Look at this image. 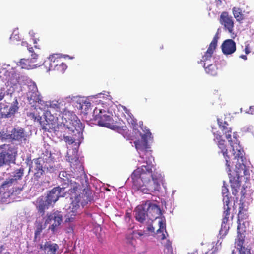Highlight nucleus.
<instances>
[{
    "label": "nucleus",
    "instance_id": "nucleus-47",
    "mask_svg": "<svg viewBox=\"0 0 254 254\" xmlns=\"http://www.w3.org/2000/svg\"><path fill=\"white\" fill-rule=\"evenodd\" d=\"M6 164V162L1 154L0 153V166H2L3 164Z\"/></svg>",
    "mask_w": 254,
    "mask_h": 254
},
{
    "label": "nucleus",
    "instance_id": "nucleus-13",
    "mask_svg": "<svg viewBox=\"0 0 254 254\" xmlns=\"http://www.w3.org/2000/svg\"><path fill=\"white\" fill-rule=\"evenodd\" d=\"M144 208L146 209L147 217L152 221L158 218L161 214L159 206L150 201L144 203Z\"/></svg>",
    "mask_w": 254,
    "mask_h": 254
},
{
    "label": "nucleus",
    "instance_id": "nucleus-20",
    "mask_svg": "<svg viewBox=\"0 0 254 254\" xmlns=\"http://www.w3.org/2000/svg\"><path fill=\"white\" fill-rule=\"evenodd\" d=\"M18 104L17 99L15 97L14 101L10 107L8 106L3 107L1 111L2 116L4 118H9L14 115L18 109Z\"/></svg>",
    "mask_w": 254,
    "mask_h": 254
},
{
    "label": "nucleus",
    "instance_id": "nucleus-54",
    "mask_svg": "<svg viewBox=\"0 0 254 254\" xmlns=\"http://www.w3.org/2000/svg\"><path fill=\"white\" fill-rule=\"evenodd\" d=\"M218 249L217 247H215L213 251L211 252V254H216L217 252H218Z\"/></svg>",
    "mask_w": 254,
    "mask_h": 254
},
{
    "label": "nucleus",
    "instance_id": "nucleus-53",
    "mask_svg": "<svg viewBox=\"0 0 254 254\" xmlns=\"http://www.w3.org/2000/svg\"><path fill=\"white\" fill-rule=\"evenodd\" d=\"M27 49L29 51V52L33 53L34 52V50L33 47H31L30 45L29 46V47H27Z\"/></svg>",
    "mask_w": 254,
    "mask_h": 254
},
{
    "label": "nucleus",
    "instance_id": "nucleus-35",
    "mask_svg": "<svg viewBox=\"0 0 254 254\" xmlns=\"http://www.w3.org/2000/svg\"><path fill=\"white\" fill-rule=\"evenodd\" d=\"M28 100L32 103L39 102L40 99L38 92H27ZM32 103V102H31Z\"/></svg>",
    "mask_w": 254,
    "mask_h": 254
},
{
    "label": "nucleus",
    "instance_id": "nucleus-50",
    "mask_svg": "<svg viewBox=\"0 0 254 254\" xmlns=\"http://www.w3.org/2000/svg\"><path fill=\"white\" fill-rule=\"evenodd\" d=\"M38 57V55L36 54L35 53L33 52V53H31V59L32 61H34V63L35 62L36 60L37 59Z\"/></svg>",
    "mask_w": 254,
    "mask_h": 254
},
{
    "label": "nucleus",
    "instance_id": "nucleus-45",
    "mask_svg": "<svg viewBox=\"0 0 254 254\" xmlns=\"http://www.w3.org/2000/svg\"><path fill=\"white\" fill-rule=\"evenodd\" d=\"M125 129H124V132L125 133V134H123L125 138H126L127 139H128V140H132V139L131 138L132 136H130L129 135L127 136V134L128 133V130L127 129V128L125 127Z\"/></svg>",
    "mask_w": 254,
    "mask_h": 254
},
{
    "label": "nucleus",
    "instance_id": "nucleus-62",
    "mask_svg": "<svg viewBox=\"0 0 254 254\" xmlns=\"http://www.w3.org/2000/svg\"><path fill=\"white\" fill-rule=\"evenodd\" d=\"M36 43H37V42H36V40H34V43L35 44H36Z\"/></svg>",
    "mask_w": 254,
    "mask_h": 254
},
{
    "label": "nucleus",
    "instance_id": "nucleus-12",
    "mask_svg": "<svg viewBox=\"0 0 254 254\" xmlns=\"http://www.w3.org/2000/svg\"><path fill=\"white\" fill-rule=\"evenodd\" d=\"M27 135L23 128L18 127L12 129L10 134L6 135V138L16 141L19 142H25L27 140Z\"/></svg>",
    "mask_w": 254,
    "mask_h": 254
},
{
    "label": "nucleus",
    "instance_id": "nucleus-57",
    "mask_svg": "<svg viewBox=\"0 0 254 254\" xmlns=\"http://www.w3.org/2000/svg\"><path fill=\"white\" fill-rule=\"evenodd\" d=\"M240 58L244 59V60H246L247 59V56L245 55H241L240 56Z\"/></svg>",
    "mask_w": 254,
    "mask_h": 254
},
{
    "label": "nucleus",
    "instance_id": "nucleus-41",
    "mask_svg": "<svg viewBox=\"0 0 254 254\" xmlns=\"http://www.w3.org/2000/svg\"><path fill=\"white\" fill-rule=\"evenodd\" d=\"M27 115L30 119L33 120L34 122H38L39 121H40V120H42L41 117L34 112H29L27 114Z\"/></svg>",
    "mask_w": 254,
    "mask_h": 254
},
{
    "label": "nucleus",
    "instance_id": "nucleus-59",
    "mask_svg": "<svg viewBox=\"0 0 254 254\" xmlns=\"http://www.w3.org/2000/svg\"><path fill=\"white\" fill-rule=\"evenodd\" d=\"M138 235L141 236L143 235V233L142 232H138Z\"/></svg>",
    "mask_w": 254,
    "mask_h": 254
},
{
    "label": "nucleus",
    "instance_id": "nucleus-51",
    "mask_svg": "<svg viewBox=\"0 0 254 254\" xmlns=\"http://www.w3.org/2000/svg\"><path fill=\"white\" fill-rule=\"evenodd\" d=\"M147 230L149 232H154L155 229H154V227L152 226V225H149L147 227Z\"/></svg>",
    "mask_w": 254,
    "mask_h": 254
},
{
    "label": "nucleus",
    "instance_id": "nucleus-17",
    "mask_svg": "<svg viewBox=\"0 0 254 254\" xmlns=\"http://www.w3.org/2000/svg\"><path fill=\"white\" fill-rule=\"evenodd\" d=\"M66 193L67 191L62 189L61 187H56L49 191L46 199L51 204L55 203L60 197H65Z\"/></svg>",
    "mask_w": 254,
    "mask_h": 254
},
{
    "label": "nucleus",
    "instance_id": "nucleus-56",
    "mask_svg": "<svg viewBox=\"0 0 254 254\" xmlns=\"http://www.w3.org/2000/svg\"><path fill=\"white\" fill-rule=\"evenodd\" d=\"M245 51L246 54H248L250 53V51L249 50V48L248 47V46H246L245 48Z\"/></svg>",
    "mask_w": 254,
    "mask_h": 254
},
{
    "label": "nucleus",
    "instance_id": "nucleus-42",
    "mask_svg": "<svg viewBox=\"0 0 254 254\" xmlns=\"http://www.w3.org/2000/svg\"><path fill=\"white\" fill-rule=\"evenodd\" d=\"M165 249L167 250V253L168 254H172L173 253V248L172 246V242L170 240H167L166 243L164 244Z\"/></svg>",
    "mask_w": 254,
    "mask_h": 254
},
{
    "label": "nucleus",
    "instance_id": "nucleus-8",
    "mask_svg": "<svg viewBox=\"0 0 254 254\" xmlns=\"http://www.w3.org/2000/svg\"><path fill=\"white\" fill-rule=\"evenodd\" d=\"M66 123L68 128L73 133H75V136H81L84 127L75 114H71L70 118L66 121Z\"/></svg>",
    "mask_w": 254,
    "mask_h": 254
},
{
    "label": "nucleus",
    "instance_id": "nucleus-34",
    "mask_svg": "<svg viewBox=\"0 0 254 254\" xmlns=\"http://www.w3.org/2000/svg\"><path fill=\"white\" fill-rule=\"evenodd\" d=\"M159 228L157 230V233L159 234L160 233H161L162 234L161 235V239L164 240L165 239H166V237L165 236V234L163 233V231L164 230L165 233L167 234V235H168L166 231V225L165 221H164L163 220L159 221Z\"/></svg>",
    "mask_w": 254,
    "mask_h": 254
},
{
    "label": "nucleus",
    "instance_id": "nucleus-24",
    "mask_svg": "<svg viewBox=\"0 0 254 254\" xmlns=\"http://www.w3.org/2000/svg\"><path fill=\"white\" fill-rule=\"evenodd\" d=\"M146 217H147L146 209H145L144 203H143L137 207L135 210V218L138 221L143 223Z\"/></svg>",
    "mask_w": 254,
    "mask_h": 254
},
{
    "label": "nucleus",
    "instance_id": "nucleus-16",
    "mask_svg": "<svg viewBox=\"0 0 254 254\" xmlns=\"http://www.w3.org/2000/svg\"><path fill=\"white\" fill-rule=\"evenodd\" d=\"M72 175L68 173L67 171H61L60 172L58 176V181L60 183L61 188L62 189L64 190L67 188L72 189V184L76 183L75 181H72L71 178Z\"/></svg>",
    "mask_w": 254,
    "mask_h": 254
},
{
    "label": "nucleus",
    "instance_id": "nucleus-64",
    "mask_svg": "<svg viewBox=\"0 0 254 254\" xmlns=\"http://www.w3.org/2000/svg\"><path fill=\"white\" fill-rule=\"evenodd\" d=\"M12 36H13V34L11 36V37H10V39H12Z\"/></svg>",
    "mask_w": 254,
    "mask_h": 254
},
{
    "label": "nucleus",
    "instance_id": "nucleus-29",
    "mask_svg": "<svg viewBox=\"0 0 254 254\" xmlns=\"http://www.w3.org/2000/svg\"><path fill=\"white\" fill-rule=\"evenodd\" d=\"M41 157L37 158L35 160V162L36 164L35 172L34 173V177L38 180L44 174V171L43 169V165L41 164Z\"/></svg>",
    "mask_w": 254,
    "mask_h": 254
},
{
    "label": "nucleus",
    "instance_id": "nucleus-48",
    "mask_svg": "<svg viewBox=\"0 0 254 254\" xmlns=\"http://www.w3.org/2000/svg\"><path fill=\"white\" fill-rule=\"evenodd\" d=\"M246 113L249 114H254V106H251L248 111L246 112Z\"/></svg>",
    "mask_w": 254,
    "mask_h": 254
},
{
    "label": "nucleus",
    "instance_id": "nucleus-5",
    "mask_svg": "<svg viewBox=\"0 0 254 254\" xmlns=\"http://www.w3.org/2000/svg\"><path fill=\"white\" fill-rule=\"evenodd\" d=\"M46 106H47V109L44 108L45 111L44 114L46 118L49 119L50 121H53V123H55L58 119L57 114L54 113L52 114V113L54 111L61 112V110H63L64 109L62 102L60 100H53L46 102Z\"/></svg>",
    "mask_w": 254,
    "mask_h": 254
},
{
    "label": "nucleus",
    "instance_id": "nucleus-1",
    "mask_svg": "<svg viewBox=\"0 0 254 254\" xmlns=\"http://www.w3.org/2000/svg\"><path fill=\"white\" fill-rule=\"evenodd\" d=\"M146 165H142L135 170L131 175L132 189L135 190L150 194L159 191L161 175L153 172V165L150 159L145 161Z\"/></svg>",
    "mask_w": 254,
    "mask_h": 254
},
{
    "label": "nucleus",
    "instance_id": "nucleus-28",
    "mask_svg": "<svg viewBox=\"0 0 254 254\" xmlns=\"http://www.w3.org/2000/svg\"><path fill=\"white\" fill-rule=\"evenodd\" d=\"M203 66L207 74L211 76H216L218 74V68L215 64H209L205 63Z\"/></svg>",
    "mask_w": 254,
    "mask_h": 254
},
{
    "label": "nucleus",
    "instance_id": "nucleus-11",
    "mask_svg": "<svg viewBox=\"0 0 254 254\" xmlns=\"http://www.w3.org/2000/svg\"><path fill=\"white\" fill-rule=\"evenodd\" d=\"M230 215V208L229 204L227 205L224 204L223 218L221 224V227L219 231L220 238H223L226 236L229 231L230 227L228 224L229 219Z\"/></svg>",
    "mask_w": 254,
    "mask_h": 254
},
{
    "label": "nucleus",
    "instance_id": "nucleus-23",
    "mask_svg": "<svg viewBox=\"0 0 254 254\" xmlns=\"http://www.w3.org/2000/svg\"><path fill=\"white\" fill-rule=\"evenodd\" d=\"M218 146L219 148L221 149V152L223 154L224 157L226 160V165L228 167V171H230V167L231 166V157L233 156L232 154L231 155H228V152L227 149L226 148V145H225V140H219L218 141Z\"/></svg>",
    "mask_w": 254,
    "mask_h": 254
},
{
    "label": "nucleus",
    "instance_id": "nucleus-43",
    "mask_svg": "<svg viewBox=\"0 0 254 254\" xmlns=\"http://www.w3.org/2000/svg\"><path fill=\"white\" fill-rule=\"evenodd\" d=\"M238 249L239 250V254H251L250 250L244 246L239 248Z\"/></svg>",
    "mask_w": 254,
    "mask_h": 254
},
{
    "label": "nucleus",
    "instance_id": "nucleus-36",
    "mask_svg": "<svg viewBox=\"0 0 254 254\" xmlns=\"http://www.w3.org/2000/svg\"><path fill=\"white\" fill-rule=\"evenodd\" d=\"M233 13L236 20L240 22L244 19V14L242 13V10L240 8L234 7L233 8Z\"/></svg>",
    "mask_w": 254,
    "mask_h": 254
},
{
    "label": "nucleus",
    "instance_id": "nucleus-2",
    "mask_svg": "<svg viewBox=\"0 0 254 254\" xmlns=\"http://www.w3.org/2000/svg\"><path fill=\"white\" fill-rule=\"evenodd\" d=\"M72 189H69L67 193L72 200L69 211L65 215L66 221L71 222L75 216L78 214V210L81 205L83 207L91 202L93 199L92 191L88 188H84L81 192L79 193L80 185L78 183L72 184Z\"/></svg>",
    "mask_w": 254,
    "mask_h": 254
},
{
    "label": "nucleus",
    "instance_id": "nucleus-14",
    "mask_svg": "<svg viewBox=\"0 0 254 254\" xmlns=\"http://www.w3.org/2000/svg\"><path fill=\"white\" fill-rule=\"evenodd\" d=\"M218 124L220 128L221 129L223 132L225 134L226 138L228 139L230 144L232 147V145H234L235 143L239 144L238 140L237 137V134L235 133H233V140L231 138L232 129L229 127L228 124L226 122H222L220 121V119H217Z\"/></svg>",
    "mask_w": 254,
    "mask_h": 254
},
{
    "label": "nucleus",
    "instance_id": "nucleus-4",
    "mask_svg": "<svg viewBox=\"0 0 254 254\" xmlns=\"http://www.w3.org/2000/svg\"><path fill=\"white\" fill-rule=\"evenodd\" d=\"M13 186L6 180L0 185V204L9 203L10 197L14 193H18L22 190V188Z\"/></svg>",
    "mask_w": 254,
    "mask_h": 254
},
{
    "label": "nucleus",
    "instance_id": "nucleus-26",
    "mask_svg": "<svg viewBox=\"0 0 254 254\" xmlns=\"http://www.w3.org/2000/svg\"><path fill=\"white\" fill-rule=\"evenodd\" d=\"M23 173L24 169L21 167L19 169L16 170L14 172L13 175L12 176V178L8 180L7 179L6 181L11 185L14 186L17 184L18 180L22 179V177L23 176Z\"/></svg>",
    "mask_w": 254,
    "mask_h": 254
},
{
    "label": "nucleus",
    "instance_id": "nucleus-39",
    "mask_svg": "<svg viewBox=\"0 0 254 254\" xmlns=\"http://www.w3.org/2000/svg\"><path fill=\"white\" fill-rule=\"evenodd\" d=\"M45 228V227H43L42 223L40 222L37 223L36 225V228L35 231L34 238L35 239L40 236L42 230Z\"/></svg>",
    "mask_w": 254,
    "mask_h": 254
},
{
    "label": "nucleus",
    "instance_id": "nucleus-21",
    "mask_svg": "<svg viewBox=\"0 0 254 254\" xmlns=\"http://www.w3.org/2000/svg\"><path fill=\"white\" fill-rule=\"evenodd\" d=\"M1 153L6 163H10L15 161L16 152L13 148L7 145V148L2 150Z\"/></svg>",
    "mask_w": 254,
    "mask_h": 254
},
{
    "label": "nucleus",
    "instance_id": "nucleus-7",
    "mask_svg": "<svg viewBox=\"0 0 254 254\" xmlns=\"http://www.w3.org/2000/svg\"><path fill=\"white\" fill-rule=\"evenodd\" d=\"M105 113V110L96 107L93 113V119L97 122L99 126L111 128L113 126L112 118Z\"/></svg>",
    "mask_w": 254,
    "mask_h": 254
},
{
    "label": "nucleus",
    "instance_id": "nucleus-3",
    "mask_svg": "<svg viewBox=\"0 0 254 254\" xmlns=\"http://www.w3.org/2000/svg\"><path fill=\"white\" fill-rule=\"evenodd\" d=\"M232 154L234 157L233 159L237 160L235 174H232L231 173V170L230 171H229L227 166V172H228L229 179H230V177H232L239 180L240 177L247 175L248 173V170L246 169V165L244 163L245 160L244 156V152L239 144L236 143L234 145H232Z\"/></svg>",
    "mask_w": 254,
    "mask_h": 254
},
{
    "label": "nucleus",
    "instance_id": "nucleus-10",
    "mask_svg": "<svg viewBox=\"0 0 254 254\" xmlns=\"http://www.w3.org/2000/svg\"><path fill=\"white\" fill-rule=\"evenodd\" d=\"M140 135L142 139L141 140H137L134 142L135 148L137 150L146 152L147 155H149L148 159L146 161H148L149 159H150L152 161V159L154 160V158L151 156V153L146 150L147 148V138L151 137V133L149 130H147L144 134H142L140 133Z\"/></svg>",
    "mask_w": 254,
    "mask_h": 254
},
{
    "label": "nucleus",
    "instance_id": "nucleus-33",
    "mask_svg": "<svg viewBox=\"0 0 254 254\" xmlns=\"http://www.w3.org/2000/svg\"><path fill=\"white\" fill-rule=\"evenodd\" d=\"M240 224L239 223L237 226V238L236 240V244L237 249L243 247L244 243V236L240 231Z\"/></svg>",
    "mask_w": 254,
    "mask_h": 254
},
{
    "label": "nucleus",
    "instance_id": "nucleus-25",
    "mask_svg": "<svg viewBox=\"0 0 254 254\" xmlns=\"http://www.w3.org/2000/svg\"><path fill=\"white\" fill-rule=\"evenodd\" d=\"M40 249L43 250L47 254H56L59 246L57 244L48 241L45 242L43 246L41 245Z\"/></svg>",
    "mask_w": 254,
    "mask_h": 254
},
{
    "label": "nucleus",
    "instance_id": "nucleus-52",
    "mask_svg": "<svg viewBox=\"0 0 254 254\" xmlns=\"http://www.w3.org/2000/svg\"><path fill=\"white\" fill-rule=\"evenodd\" d=\"M45 168H47V170H49V171L52 172L53 171L54 169L53 167V166H50L49 167L48 166H46V165L44 166Z\"/></svg>",
    "mask_w": 254,
    "mask_h": 254
},
{
    "label": "nucleus",
    "instance_id": "nucleus-30",
    "mask_svg": "<svg viewBox=\"0 0 254 254\" xmlns=\"http://www.w3.org/2000/svg\"><path fill=\"white\" fill-rule=\"evenodd\" d=\"M34 63V61L31 59H21L18 64L21 68L25 69H31L35 67V65L32 64Z\"/></svg>",
    "mask_w": 254,
    "mask_h": 254
},
{
    "label": "nucleus",
    "instance_id": "nucleus-55",
    "mask_svg": "<svg viewBox=\"0 0 254 254\" xmlns=\"http://www.w3.org/2000/svg\"><path fill=\"white\" fill-rule=\"evenodd\" d=\"M22 45L26 47H29V46L27 42H22Z\"/></svg>",
    "mask_w": 254,
    "mask_h": 254
},
{
    "label": "nucleus",
    "instance_id": "nucleus-32",
    "mask_svg": "<svg viewBox=\"0 0 254 254\" xmlns=\"http://www.w3.org/2000/svg\"><path fill=\"white\" fill-rule=\"evenodd\" d=\"M67 160L70 163L71 167L73 168L74 170L77 169V167L79 169H83V166L79 160L78 157H75L74 158L68 156Z\"/></svg>",
    "mask_w": 254,
    "mask_h": 254
},
{
    "label": "nucleus",
    "instance_id": "nucleus-49",
    "mask_svg": "<svg viewBox=\"0 0 254 254\" xmlns=\"http://www.w3.org/2000/svg\"><path fill=\"white\" fill-rule=\"evenodd\" d=\"M5 96L4 89H0V101H1Z\"/></svg>",
    "mask_w": 254,
    "mask_h": 254
},
{
    "label": "nucleus",
    "instance_id": "nucleus-46",
    "mask_svg": "<svg viewBox=\"0 0 254 254\" xmlns=\"http://www.w3.org/2000/svg\"><path fill=\"white\" fill-rule=\"evenodd\" d=\"M214 136H215V138L216 139H217L218 141L219 140H222V136L220 134V133H216L215 132H213Z\"/></svg>",
    "mask_w": 254,
    "mask_h": 254
},
{
    "label": "nucleus",
    "instance_id": "nucleus-27",
    "mask_svg": "<svg viewBox=\"0 0 254 254\" xmlns=\"http://www.w3.org/2000/svg\"><path fill=\"white\" fill-rule=\"evenodd\" d=\"M124 111L126 115H125L127 121L130 124H131L134 129L136 130L137 126V121L134 118L133 114L131 113L130 110L127 109L126 107H124Z\"/></svg>",
    "mask_w": 254,
    "mask_h": 254
},
{
    "label": "nucleus",
    "instance_id": "nucleus-15",
    "mask_svg": "<svg viewBox=\"0 0 254 254\" xmlns=\"http://www.w3.org/2000/svg\"><path fill=\"white\" fill-rule=\"evenodd\" d=\"M220 22L224 26L225 30H227L230 34H232L231 37L234 38V21L231 16L229 15L227 12H223L220 17Z\"/></svg>",
    "mask_w": 254,
    "mask_h": 254
},
{
    "label": "nucleus",
    "instance_id": "nucleus-61",
    "mask_svg": "<svg viewBox=\"0 0 254 254\" xmlns=\"http://www.w3.org/2000/svg\"><path fill=\"white\" fill-rule=\"evenodd\" d=\"M34 47H35V48H38V49H39V48L37 47V46L36 45H35Z\"/></svg>",
    "mask_w": 254,
    "mask_h": 254
},
{
    "label": "nucleus",
    "instance_id": "nucleus-60",
    "mask_svg": "<svg viewBox=\"0 0 254 254\" xmlns=\"http://www.w3.org/2000/svg\"><path fill=\"white\" fill-rule=\"evenodd\" d=\"M241 193H242V195H243V196H244V194H245V193L243 192V190H241Z\"/></svg>",
    "mask_w": 254,
    "mask_h": 254
},
{
    "label": "nucleus",
    "instance_id": "nucleus-19",
    "mask_svg": "<svg viewBox=\"0 0 254 254\" xmlns=\"http://www.w3.org/2000/svg\"><path fill=\"white\" fill-rule=\"evenodd\" d=\"M51 205L49 202L43 196L39 197L37 199L35 202L36 208L39 214L42 216L45 213V210L48 209Z\"/></svg>",
    "mask_w": 254,
    "mask_h": 254
},
{
    "label": "nucleus",
    "instance_id": "nucleus-63",
    "mask_svg": "<svg viewBox=\"0 0 254 254\" xmlns=\"http://www.w3.org/2000/svg\"><path fill=\"white\" fill-rule=\"evenodd\" d=\"M87 104H89V106L90 105V103H89V102H88Z\"/></svg>",
    "mask_w": 254,
    "mask_h": 254
},
{
    "label": "nucleus",
    "instance_id": "nucleus-9",
    "mask_svg": "<svg viewBox=\"0 0 254 254\" xmlns=\"http://www.w3.org/2000/svg\"><path fill=\"white\" fill-rule=\"evenodd\" d=\"M63 220V216L60 212L55 211L53 213H47L45 220V225L51 223L49 229L54 232L56 228L61 224Z\"/></svg>",
    "mask_w": 254,
    "mask_h": 254
},
{
    "label": "nucleus",
    "instance_id": "nucleus-38",
    "mask_svg": "<svg viewBox=\"0 0 254 254\" xmlns=\"http://www.w3.org/2000/svg\"><path fill=\"white\" fill-rule=\"evenodd\" d=\"M45 120L42 121L40 120V121H39L38 123H39V124L41 126V128L42 129L44 130H48L50 128V127L49 125L50 124H53V121H50L49 119L46 118V116H45Z\"/></svg>",
    "mask_w": 254,
    "mask_h": 254
},
{
    "label": "nucleus",
    "instance_id": "nucleus-22",
    "mask_svg": "<svg viewBox=\"0 0 254 254\" xmlns=\"http://www.w3.org/2000/svg\"><path fill=\"white\" fill-rule=\"evenodd\" d=\"M222 50L225 55H230L234 53L236 50L235 42L232 39L225 40L222 44Z\"/></svg>",
    "mask_w": 254,
    "mask_h": 254
},
{
    "label": "nucleus",
    "instance_id": "nucleus-37",
    "mask_svg": "<svg viewBox=\"0 0 254 254\" xmlns=\"http://www.w3.org/2000/svg\"><path fill=\"white\" fill-rule=\"evenodd\" d=\"M222 193L223 196V203L224 204H226L227 205V204H229L230 203V197L229 196V190L228 189L226 186L224 185L222 187Z\"/></svg>",
    "mask_w": 254,
    "mask_h": 254
},
{
    "label": "nucleus",
    "instance_id": "nucleus-58",
    "mask_svg": "<svg viewBox=\"0 0 254 254\" xmlns=\"http://www.w3.org/2000/svg\"><path fill=\"white\" fill-rule=\"evenodd\" d=\"M125 217H126V219L127 218H128V219H130V214H129V213H126V215H125Z\"/></svg>",
    "mask_w": 254,
    "mask_h": 254
},
{
    "label": "nucleus",
    "instance_id": "nucleus-31",
    "mask_svg": "<svg viewBox=\"0 0 254 254\" xmlns=\"http://www.w3.org/2000/svg\"><path fill=\"white\" fill-rule=\"evenodd\" d=\"M229 181L231 183L232 194L234 196H236L238 195L241 186L240 181L232 177H230Z\"/></svg>",
    "mask_w": 254,
    "mask_h": 254
},
{
    "label": "nucleus",
    "instance_id": "nucleus-40",
    "mask_svg": "<svg viewBox=\"0 0 254 254\" xmlns=\"http://www.w3.org/2000/svg\"><path fill=\"white\" fill-rule=\"evenodd\" d=\"M80 136H75V133H73L72 136H64V139L66 142L68 143L69 144H73L76 140L78 139Z\"/></svg>",
    "mask_w": 254,
    "mask_h": 254
},
{
    "label": "nucleus",
    "instance_id": "nucleus-18",
    "mask_svg": "<svg viewBox=\"0 0 254 254\" xmlns=\"http://www.w3.org/2000/svg\"><path fill=\"white\" fill-rule=\"evenodd\" d=\"M218 34H216L213 38L212 41L209 44V47L207 49L204 56L202 57V59L201 60V62H204V63H207V62L210 61L212 55L216 48L217 44L218 42Z\"/></svg>",
    "mask_w": 254,
    "mask_h": 254
},
{
    "label": "nucleus",
    "instance_id": "nucleus-44",
    "mask_svg": "<svg viewBox=\"0 0 254 254\" xmlns=\"http://www.w3.org/2000/svg\"><path fill=\"white\" fill-rule=\"evenodd\" d=\"M29 90L28 92H37L38 91V89L36 86V85L34 83H32L30 85H28Z\"/></svg>",
    "mask_w": 254,
    "mask_h": 254
},
{
    "label": "nucleus",
    "instance_id": "nucleus-6",
    "mask_svg": "<svg viewBox=\"0 0 254 254\" xmlns=\"http://www.w3.org/2000/svg\"><path fill=\"white\" fill-rule=\"evenodd\" d=\"M48 71L54 70L60 73H63L67 66L65 64L62 62L55 55H52L43 64Z\"/></svg>",
    "mask_w": 254,
    "mask_h": 254
}]
</instances>
